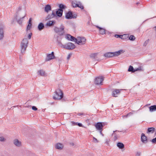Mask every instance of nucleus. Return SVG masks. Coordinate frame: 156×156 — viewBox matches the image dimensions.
Here are the masks:
<instances>
[{"label": "nucleus", "instance_id": "1", "mask_svg": "<svg viewBox=\"0 0 156 156\" xmlns=\"http://www.w3.org/2000/svg\"><path fill=\"white\" fill-rule=\"evenodd\" d=\"M17 14L15 17L17 23L21 25L22 23L23 18L26 16V13L25 11H20L17 13Z\"/></svg>", "mask_w": 156, "mask_h": 156}, {"label": "nucleus", "instance_id": "2", "mask_svg": "<svg viewBox=\"0 0 156 156\" xmlns=\"http://www.w3.org/2000/svg\"><path fill=\"white\" fill-rule=\"evenodd\" d=\"M124 52L123 50H120L115 52H108L105 53L104 56L105 57L111 58L113 56H117L119 55L121 53Z\"/></svg>", "mask_w": 156, "mask_h": 156}, {"label": "nucleus", "instance_id": "3", "mask_svg": "<svg viewBox=\"0 0 156 156\" xmlns=\"http://www.w3.org/2000/svg\"><path fill=\"white\" fill-rule=\"evenodd\" d=\"M28 41L27 38L23 39L21 43V53H24L28 44Z\"/></svg>", "mask_w": 156, "mask_h": 156}, {"label": "nucleus", "instance_id": "4", "mask_svg": "<svg viewBox=\"0 0 156 156\" xmlns=\"http://www.w3.org/2000/svg\"><path fill=\"white\" fill-rule=\"evenodd\" d=\"M55 95L53 97L55 100H60L63 97V93L62 91L59 89H57L55 91Z\"/></svg>", "mask_w": 156, "mask_h": 156}, {"label": "nucleus", "instance_id": "5", "mask_svg": "<svg viewBox=\"0 0 156 156\" xmlns=\"http://www.w3.org/2000/svg\"><path fill=\"white\" fill-rule=\"evenodd\" d=\"M64 27L61 25L59 28L56 27L54 29L55 31L60 35H63L65 33Z\"/></svg>", "mask_w": 156, "mask_h": 156}, {"label": "nucleus", "instance_id": "6", "mask_svg": "<svg viewBox=\"0 0 156 156\" xmlns=\"http://www.w3.org/2000/svg\"><path fill=\"white\" fill-rule=\"evenodd\" d=\"M76 47L75 45L73 43L69 42L66 44L65 48L67 50H72Z\"/></svg>", "mask_w": 156, "mask_h": 156}, {"label": "nucleus", "instance_id": "7", "mask_svg": "<svg viewBox=\"0 0 156 156\" xmlns=\"http://www.w3.org/2000/svg\"><path fill=\"white\" fill-rule=\"evenodd\" d=\"M103 81V78L102 76L98 77L96 78L95 83L96 85H102Z\"/></svg>", "mask_w": 156, "mask_h": 156}, {"label": "nucleus", "instance_id": "8", "mask_svg": "<svg viewBox=\"0 0 156 156\" xmlns=\"http://www.w3.org/2000/svg\"><path fill=\"white\" fill-rule=\"evenodd\" d=\"M55 56L54 55V52L52 51L51 54L47 55L45 60L47 61H49L51 59L55 58Z\"/></svg>", "mask_w": 156, "mask_h": 156}, {"label": "nucleus", "instance_id": "9", "mask_svg": "<svg viewBox=\"0 0 156 156\" xmlns=\"http://www.w3.org/2000/svg\"><path fill=\"white\" fill-rule=\"evenodd\" d=\"M107 125V123L106 122H98L94 124L95 127H103Z\"/></svg>", "mask_w": 156, "mask_h": 156}, {"label": "nucleus", "instance_id": "10", "mask_svg": "<svg viewBox=\"0 0 156 156\" xmlns=\"http://www.w3.org/2000/svg\"><path fill=\"white\" fill-rule=\"evenodd\" d=\"M122 90L120 89H114L112 93V95L113 96L116 97H117V95L118 94L120 93V91Z\"/></svg>", "mask_w": 156, "mask_h": 156}, {"label": "nucleus", "instance_id": "11", "mask_svg": "<svg viewBox=\"0 0 156 156\" xmlns=\"http://www.w3.org/2000/svg\"><path fill=\"white\" fill-rule=\"evenodd\" d=\"M55 16H56V15L55 13V12H54V11H53L51 14L48 15L46 17V20H49L50 19L55 17Z\"/></svg>", "mask_w": 156, "mask_h": 156}, {"label": "nucleus", "instance_id": "12", "mask_svg": "<svg viewBox=\"0 0 156 156\" xmlns=\"http://www.w3.org/2000/svg\"><path fill=\"white\" fill-rule=\"evenodd\" d=\"M63 12V10L61 9H58L56 12V13H55L56 15V16H55V17H57V16H58L59 17L62 16V15Z\"/></svg>", "mask_w": 156, "mask_h": 156}, {"label": "nucleus", "instance_id": "13", "mask_svg": "<svg viewBox=\"0 0 156 156\" xmlns=\"http://www.w3.org/2000/svg\"><path fill=\"white\" fill-rule=\"evenodd\" d=\"M139 70H140V69L137 68L136 69H134L133 67L132 66H130L128 69V71L129 72H131L132 73H134L135 71H136Z\"/></svg>", "mask_w": 156, "mask_h": 156}, {"label": "nucleus", "instance_id": "14", "mask_svg": "<svg viewBox=\"0 0 156 156\" xmlns=\"http://www.w3.org/2000/svg\"><path fill=\"white\" fill-rule=\"evenodd\" d=\"M55 23V20L49 21L47 22L46 26L48 27H51L53 26Z\"/></svg>", "mask_w": 156, "mask_h": 156}, {"label": "nucleus", "instance_id": "15", "mask_svg": "<svg viewBox=\"0 0 156 156\" xmlns=\"http://www.w3.org/2000/svg\"><path fill=\"white\" fill-rule=\"evenodd\" d=\"M141 140L143 143H145L147 142V137L144 133H142L141 135Z\"/></svg>", "mask_w": 156, "mask_h": 156}, {"label": "nucleus", "instance_id": "16", "mask_svg": "<svg viewBox=\"0 0 156 156\" xmlns=\"http://www.w3.org/2000/svg\"><path fill=\"white\" fill-rule=\"evenodd\" d=\"M4 36V32L3 28L2 27L0 28V40H2Z\"/></svg>", "mask_w": 156, "mask_h": 156}, {"label": "nucleus", "instance_id": "17", "mask_svg": "<svg viewBox=\"0 0 156 156\" xmlns=\"http://www.w3.org/2000/svg\"><path fill=\"white\" fill-rule=\"evenodd\" d=\"M51 10V6L49 5H47L45 6L44 7V11L48 13L49 11Z\"/></svg>", "mask_w": 156, "mask_h": 156}, {"label": "nucleus", "instance_id": "18", "mask_svg": "<svg viewBox=\"0 0 156 156\" xmlns=\"http://www.w3.org/2000/svg\"><path fill=\"white\" fill-rule=\"evenodd\" d=\"M117 146L118 147H119V148L122 150L124 148V145L123 143H118L117 144Z\"/></svg>", "mask_w": 156, "mask_h": 156}, {"label": "nucleus", "instance_id": "19", "mask_svg": "<svg viewBox=\"0 0 156 156\" xmlns=\"http://www.w3.org/2000/svg\"><path fill=\"white\" fill-rule=\"evenodd\" d=\"M72 13L71 12H69L66 15V18L67 19H71Z\"/></svg>", "mask_w": 156, "mask_h": 156}, {"label": "nucleus", "instance_id": "20", "mask_svg": "<svg viewBox=\"0 0 156 156\" xmlns=\"http://www.w3.org/2000/svg\"><path fill=\"white\" fill-rule=\"evenodd\" d=\"M96 27L97 28L99 29L100 33L101 34L103 35L105 34V30L104 29L100 27L97 26H96Z\"/></svg>", "mask_w": 156, "mask_h": 156}, {"label": "nucleus", "instance_id": "21", "mask_svg": "<svg viewBox=\"0 0 156 156\" xmlns=\"http://www.w3.org/2000/svg\"><path fill=\"white\" fill-rule=\"evenodd\" d=\"M76 43L78 44H83V43L82 41L81 37H79L77 38V40Z\"/></svg>", "mask_w": 156, "mask_h": 156}, {"label": "nucleus", "instance_id": "22", "mask_svg": "<svg viewBox=\"0 0 156 156\" xmlns=\"http://www.w3.org/2000/svg\"><path fill=\"white\" fill-rule=\"evenodd\" d=\"M37 73L41 76H46V73L42 69L39 70L38 71Z\"/></svg>", "mask_w": 156, "mask_h": 156}, {"label": "nucleus", "instance_id": "23", "mask_svg": "<svg viewBox=\"0 0 156 156\" xmlns=\"http://www.w3.org/2000/svg\"><path fill=\"white\" fill-rule=\"evenodd\" d=\"M98 53H94L90 55V57L93 59H96L97 58V55Z\"/></svg>", "mask_w": 156, "mask_h": 156}, {"label": "nucleus", "instance_id": "24", "mask_svg": "<svg viewBox=\"0 0 156 156\" xmlns=\"http://www.w3.org/2000/svg\"><path fill=\"white\" fill-rule=\"evenodd\" d=\"M37 27L39 30L41 31L44 28V25L42 23H40L38 25Z\"/></svg>", "mask_w": 156, "mask_h": 156}, {"label": "nucleus", "instance_id": "25", "mask_svg": "<svg viewBox=\"0 0 156 156\" xmlns=\"http://www.w3.org/2000/svg\"><path fill=\"white\" fill-rule=\"evenodd\" d=\"M14 144L15 145L17 146H20L21 145V143L17 139H16L14 140Z\"/></svg>", "mask_w": 156, "mask_h": 156}, {"label": "nucleus", "instance_id": "26", "mask_svg": "<svg viewBox=\"0 0 156 156\" xmlns=\"http://www.w3.org/2000/svg\"><path fill=\"white\" fill-rule=\"evenodd\" d=\"M55 147V148L57 149H62L63 147V145L60 143H58L56 144Z\"/></svg>", "mask_w": 156, "mask_h": 156}, {"label": "nucleus", "instance_id": "27", "mask_svg": "<svg viewBox=\"0 0 156 156\" xmlns=\"http://www.w3.org/2000/svg\"><path fill=\"white\" fill-rule=\"evenodd\" d=\"M150 111L152 112L156 111V105H154L149 107Z\"/></svg>", "mask_w": 156, "mask_h": 156}, {"label": "nucleus", "instance_id": "28", "mask_svg": "<svg viewBox=\"0 0 156 156\" xmlns=\"http://www.w3.org/2000/svg\"><path fill=\"white\" fill-rule=\"evenodd\" d=\"M71 123L72 124V126L77 125L80 127H81L82 126V124L81 123H78L77 122H71Z\"/></svg>", "mask_w": 156, "mask_h": 156}, {"label": "nucleus", "instance_id": "29", "mask_svg": "<svg viewBox=\"0 0 156 156\" xmlns=\"http://www.w3.org/2000/svg\"><path fill=\"white\" fill-rule=\"evenodd\" d=\"M154 127H149L148 128L147 131V133H149L152 132V133H153L154 131Z\"/></svg>", "mask_w": 156, "mask_h": 156}, {"label": "nucleus", "instance_id": "30", "mask_svg": "<svg viewBox=\"0 0 156 156\" xmlns=\"http://www.w3.org/2000/svg\"><path fill=\"white\" fill-rule=\"evenodd\" d=\"M135 37L133 35H131L129 37V39L132 41H133L135 39Z\"/></svg>", "mask_w": 156, "mask_h": 156}, {"label": "nucleus", "instance_id": "31", "mask_svg": "<svg viewBox=\"0 0 156 156\" xmlns=\"http://www.w3.org/2000/svg\"><path fill=\"white\" fill-rule=\"evenodd\" d=\"M96 130H98L100 133L103 136L102 133V131L103 130L102 127H96Z\"/></svg>", "mask_w": 156, "mask_h": 156}, {"label": "nucleus", "instance_id": "32", "mask_svg": "<svg viewBox=\"0 0 156 156\" xmlns=\"http://www.w3.org/2000/svg\"><path fill=\"white\" fill-rule=\"evenodd\" d=\"M126 34H124L123 35H119V34H115L114 35V37H115L118 38V37H120L121 38H122V37L124 36H126Z\"/></svg>", "mask_w": 156, "mask_h": 156}, {"label": "nucleus", "instance_id": "33", "mask_svg": "<svg viewBox=\"0 0 156 156\" xmlns=\"http://www.w3.org/2000/svg\"><path fill=\"white\" fill-rule=\"evenodd\" d=\"M58 44L62 48H65L66 45H63L60 41H58Z\"/></svg>", "mask_w": 156, "mask_h": 156}, {"label": "nucleus", "instance_id": "34", "mask_svg": "<svg viewBox=\"0 0 156 156\" xmlns=\"http://www.w3.org/2000/svg\"><path fill=\"white\" fill-rule=\"evenodd\" d=\"M81 38L83 44H85L86 42V39L85 37H81Z\"/></svg>", "mask_w": 156, "mask_h": 156}, {"label": "nucleus", "instance_id": "35", "mask_svg": "<svg viewBox=\"0 0 156 156\" xmlns=\"http://www.w3.org/2000/svg\"><path fill=\"white\" fill-rule=\"evenodd\" d=\"M71 37L72 36L69 34H67L66 36V38L69 40H71Z\"/></svg>", "mask_w": 156, "mask_h": 156}, {"label": "nucleus", "instance_id": "36", "mask_svg": "<svg viewBox=\"0 0 156 156\" xmlns=\"http://www.w3.org/2000/svg\"><path fill=\"white\" fill-rule=\"evenodd\" d=\"M59 7L60 8L59 9H65V6L63 5L62 4H60L59 5Z\"/></svg>", "mask_w": 156, "mask_h": 156}, {"label": "nucleus", "instance_id": "37", "mask_svg": "<svg viewBox=\"0 0 156 156\" xmlns=\"http://www.w3.org/2000/svg\"><path fill=\"white\" fill-rule=\"evenodd\" d=\"M70 39L71 40H70V41H73L76 42L77 40V38H76L75 37L72 36Z\"/></svg>", "mask_w": 156, "mask_h": 156}, {"label": "nucleus", "instance_id": "38", "mask_svg": "<svg viewBox=\"0 0 156 156\" xmlns=\"http://www.w3.org/2000/svg\"><path fill=\"white\" fill-rule=\"evenodd\" d=\"M32 24H29L28 23V24L27 27V30H30V29L31 28V27Z\"/></svg>", "mask_w": 156, "mask_h": 156}, {"label": "nucleus", "instance_id": "39", "mask_svg": "<svg viewBox=\"0 0 156 156\" xmlns=\"http://www.w3.org/2000/svg\"><path fill=\"white\" fill-rule=\"evenodd\" d=\"M77 7H78L81 9H83V5H82L81 4H77Z\"/></svg>", "mask_w": 156, "mask_h": 156}, {"label": "nucleus", "instance_id": "40", "mask_svg": "<svg viewBox=\"0 0 156 156\" xmlns=\"http://www.w3.org/2000/svg\"><path fill=\"white\" fill-rule=\"evenodd\" d=\"M114 141L117 140L118 139V137L117 135H115L114 136Z\"/></svg>", "mask_w": 156, "mask_h": 156}, {"label": "nucleus", "instance_id": "41", "mask_svg": "<svg viewBox=\"0 0 156 156\" xmlns=\"http://www.w3.org/2000/svg\"><path fill=\"white\" fill-rule=\"evenodd\" d=\"M93 140L94 142H95V143H98V141L96 138H95L94 137H93Z\"/></svg>", "mask_w": 156, "mask_h": 156}, {"label": "nucleus", "instance_id": "42", "mask_svg": "<svg viewBox=\"0 0 156 156\" xmlns=\"http://www.w3.org/2000/svg\"><path fill=\"white\" fill-rule=\"evenodd\" d=\"M151 141L153 143H156V136L155 138L152 140Z\"/></svg>", "mask_w": 156, "mask_h": 156}, {"label": "nucleus", "instance_id": "43", "mask_svg": "<svg viewBox=\"0 0 156 156\" xmlns=\"http://www.w3.org/2000/svg\"><path fill=\"white\" fill-rule=\"evenodd\" d=\"M72 55V54L71 53L69 54L68 55V56L67 57V59L69 60L70 57H71V55Z\"/></svg>", "mask_w": 156, "mask_h": 156}, {"label": "nucleus", "instance_id": "44", "mask_svg": "<svg viewBox=\"0 0 156 156\" xmlns=\"http://www.w3.org/2000/svg\"><path fill=\"white\" fill-rule=\"evenodd\" d=\"M32 109L34 111H36L37 110V108L35 106H33L32 107Z\"/></svg>", "mask_w": 156, "mask_h": 156}, {"label": "nucleus", "instance_id": "45", "mask_svg": "<svg viewBox=\"0 0 156 156\" xmlns=\"http://www.w3.org/2000/svg\"><path fill=\"white\" fill-rule=\"evenodd\" d=\"M5 140V138L3 137H0V141H3Z\"/></svg>", "mask_w": 156, "mask_h": 156}, {"label": "nucleus", "instance_id": "46", "mask_svg": "<svg viewBox=\"0 0 156 156\" xmlns=\"http://www.w3.org/2000/svg\"><path fill=\"white\" fill-rule=\"evenodd\" d=\"M72 5L73 7H76L77 6V4H76L75 3H73Z\"/></svg>", "mask_w": 156, "mask_h": 156}, {"label": "nucleus", "instance_id": "47", "mask_svg": "<svg viewBox=\"0 0 156 156\" xmlns=\"http://www.w3.org/2000/svg\"><path fill=\"white\" fill-rule=\"evenodd\" d=\"M77 15L76 14H74L73 15H72V18H76L77 17Z\"/></svg>", "mask_w": 156, "mask_h": 156}, {"label": "nucleus", "instance_id": "48", "mask_svg": "<svg viewBox=\"0 0 156 156\" xmlns=\"http://www.w3.org/2000/svg\"><path fill=\"white\" fill-rule=\"evenodd\" d=\"M32 34L31 33L29 34L28 36V38L29 39H30L31 38V36H32Z\"/></svg>", "mask_w": 156, "mask_h": 156}, {"label": "nucleus", "instance_id": "49", "mask_svg": "<svg viewBox=\"0 0 156 156\" xmlns=\"http://www.w3.org/2000/svg\"><path fill=\"white\" fill-rule=\"evenodd\" d=\"M31 21H32V18H30L29 20L28 23L29 24H32L31 23Z\"/></svg>", "mask_w": 156, "mask_h": 156}, {"label": "nucleus", "instance_id": "50", "mask_svg": "<svg viewBox=\"0 0 156 156\" xmlns=\"http://www.w3.org/2000/svg\"><path fill=\"white\" fill-rule=\"evenodd\" d=\"M77 115H84V114L83 113H78Z\"/></svg>", "mask_w": 156, "mask_h": 156}, {"label": "nucleus", "instance_id": "51", "mask_svg": "<svg viewBox=\"0 0 156 156\" xmlns=\"http://www.w3.org/2000/svg\"><path fill=\"white\" fill-rule=\"evenodd\" d=\"M140 152H137L136 153V155L139 156L140 155Z\"/></svg>", "mask_w": 156, "mask_h": 156}, {"label": "nucleus", "instance_id": "52", "mask_svg": "<svg viewBox=\"0 0 156 156\" xmlns=\"http://www.w3.org/2000/svg\"><path fill=\"white\" fill-rule=\"evenodd\" d=\"M109 140H107V141H106V142H105L106 144H108V143H109Z\"/></svg>", "mask_w": 156, "mask_h": 156}, {"label": "nucleus", "instance_id": "53", "mask_svg": "<svg viewBox=\"0 0 156 156\" xmlns=\"http://www.w3.org/2000/svg\"><path fill=\"white\" fill-rule=\"evenodd\" d=\"M148 42V41H146L145 43H144V45H145V46H146L147 44V43Z\"/></svg>", "mask_w": 156, "mask_h": 156}, {"label": "nucleus", "instance_id": "54", "mask_svg": "<svg viewBox=\"0 0 156 156\" xmlns=\"http://www.w3.org/2000/svg\"><path fill=\"white\" fill-rule=\"evenodd\" d=\"M155 31H156V26L153 28Z\"/></svg>", "mask_w": 156, "mask_h": 156}, {"label": "nucleus", "instance_id": "55", "mask_svg": "<svg viewBox=\"0 0 156 156\" xmlns=\"http://www.w3.org/2000/svg\"><path fill=\"white\" fill-rule=\"evenodd\" d=\"M31 106H28L27 107L28 108H31Z\"/></svg>", "mask_w": 156, "mask_h": 156}, {"label": "nucleus", "instance_id": "56", "mask_svg": "<svg viewBox=\"0 0 156 156\" xmlns=\"http://www.w3.org/2000/svg\"><path fill=\"white\" fill-rule=\"evenodd\" d=\"M130 113H129V114H127V116H128L129 115H130Z\"/></svg>", "mask_w": 156, "mask_h": 156}, {"label": "nucleus", "instance_id": "57", "mask_svg": "<svg viewBox=\"0 0 156 156\" xmlns=\"http://www.w3.org/2000/svg\"><path fill=\"white\" fill-rule=\"evenodd\" d=\"M124 36L122 37V39H124V36Z\"/></svg>", "mask_w": 156, "mask_h": 156}, {"label": "nucleus", "instance_id": "58", "mask_svg": "<svg viewBox=\"0 0 156 156\" xmlns=\"http://www.w3.org/2000/svg\"><path fill=\"white\" fill-rule=\"evenodd\" d=\"M139 3H139V2H137V3H136V4H139Z\"/></svg>", "mask_w": 156, "mask_h": 156}, {"label": "nucleus", "instance_id": "59", "mask_svg": "<svg viewBox=\"0 0 156 156\" xmlns=\"http://www.w3.org/2000/svg\"><path fill=\"white\" fill-rule=\"evenodd\" d=\"M155 134H156V132H155Z\"/></svg>", "mask_w": 156, "mask_h": 156}]
</instances>
